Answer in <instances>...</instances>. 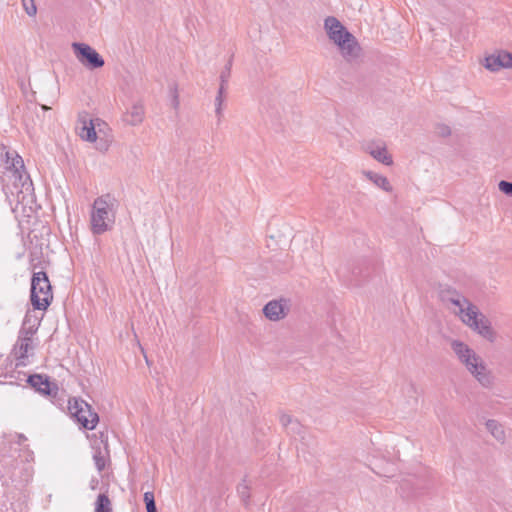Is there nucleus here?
<instances>
[{"mask_svg":"<svg viewBox=\"0 0 512 512\" xmlns=\"http://www.w3.org/2000/svg\"><path fill=\"white\" fill-rule=\"evenodd\" d=\"M293 421H295V419L289 414H282L280 416V423L286 429H288L289 426L292 425Z\"/></svg>","mask_w":512,"mask_h":512,"instance_id":"obj_30","label":"nucleus"},{"mask_svg":"<svg viewBox=\"0 0 512 512\" xmlns=\"http://www.w3.org/2000/svg\"><path fill=\"white\" fill-rule=\"evenodd\" d=\"M451 348L461 363L466 366L467 370L474 375L481 385L488 387L492 384V377L488 373L485 364L467 344L459 340H453Z\"/></svg>","mask_w":512,"mask_h":512,"instance_id":"obj_2","label":"nucleus"},{"mask_svg":"<svg viewBox=\"0 0 512 512\" xmlns=\"http://www.w3.org/2000/svg\"><path fill=\"white\" fill-rule=\"evenodd\" d=\"M30 301L35 310L45 311L53 301L52 286L46 272H34L31 278Z\"/></svg>","mask_w":512,"mask_h":512,"instance_id":"obj_4","label":"nucleus"},{"mask_svg":"<svg viewBox=\"0 0 512 512\" xmlns=\"http://www.w3.org/2000/svg\"><path fill=\"white\" fill-rule=\"evenodd\" d=\"M250 488L249 486L243 481L242 483L238 484L237 486V493L240 496L241 500L248 504V501L250 499Z\"/></svg>","mask_w":512,"mask_h":512,"instance_id":"obj_24","label":"nucleus"},{"mask_svg":"<svg viewBox=\"0 0 512 512\" xmlns=\"http://www.w3.org/2000/svg\"><path fill=\"white\" fill-rule=\"evenodd\" d=\"M324 29L330 41L340 39L341 35L348 33L347 28L334 16H328L324 20Z\"/></svg>","mask_w":512,"mask_h":512,"instance_id":"obj_15","label":"nucleus"},{"mask_svg":"<svg viewBox=\"0 0 512 512\" xmlns=\"http://www.w3.org/2000/svg\"><path fill=\"white\" fill-rule=\"evenodd\" d=\"M460 294L461 293L458 292L456 289L449 286L441 287L439 291V297L441 301L445 303L447 306H449V303L452 301V299L454 300Z\"/></svg>","mask_w":512,"mask_h":512,"instance_id":"obj_19","label":"nucleus"},{"mask_svg":"<svg viewBox=\"0 0 512 512\" xmlns=\"http://www.w3.org/2000/svg\"><path fill=\"white\" fill-rule=\"evenodd\" d=\"M223 102H224V96L217 94V96L215 97V113H216V116L218 117L219 122L222 117Z\"/></svg>","mask_w":512,"mask_h":512,"instance_id":"obj_26","label":"nucleus"},{"mask_svg":"<svg viewBox=\"0 0 512 512\" xmlns=\"http://www.w3.org/2000/svg\"><path fill=\"white\" fill-rule=\"evenodd\" d=\"M40 324V320L32 317L27 313L24 317L23 324L18 333V338L12 349V354L16 360V367H24L27 365V358L29 352L33 351V339L32 336L37 331V327Z\"/></svg>","mask_w":512,"mask_h":512,"instance_id":"obj_3","label":"nucleus"},{"mask_svg":"<svg viewBox=\"0 0 512 512\" xmlns=\"http://www.w3.org/2000/svg\"><path fill=\"white\" fill-rule=\"evenodd\" d=\"M9 150L5 145L0 144V159H4V157L9 158Z\"/></svg>","mask_w":512,"mask_h":512,"instance_id":"obj_33","label":"nucleus"},{"mask_svg":"<svg viewBox=\"0 0 512 512\" xmlns=\"http://www.w3.org/2000/svg\"><path fill=\"white\" fill-rule=\"evenodd\" d=\"M12 164H9V170H13L14 173L19 175V178H22L21 172L24 171V162L21 156L15 153L14 157H11Z\"/></svg>","mask_w":512,"mask_h":512,"instance_id":"obj_21","label":"nucleus"},{"mask_svg":"<svg viewBox=\"0 0 512 512\" xmlns=\"http://www.w3.org/2000/svg\"><path fill=\"white\" fill-rule=\"evenodd\" d=\"M289 312L287 300H271L263 308V313L270 321H279L284 319Z\"/></svg>","mask_w":512,"mask_h":512,"instance_id":"obj_11","label":"nucleus"},{"mask_svg":"<svg viewBox=\"0 0 512 512\" xmlns=\"http://www.w3.org/2000/svg\"><path fill=\"white\" fill-rule=\"evenodd\" d=\"M448 308L452 309L453 313L461 319L464 323V320L468 318L467 314L470 313V308H474L473 311H476L478 308L476 305L471 303L464 295L460 294L454 300L449 303Z\"/></svg>","mask_w":512,"mask_h":512,"instance_id":"obj_13","label":"nucleus"},{"mask_svg":"<svg viewBox=\"0 0 512 512\" xmlns=\"http://www.w3.org/2000/svg\"><path fill=\"white\" fill-rule=\"evenodd\" d=\"M106 455L100 449L96 450L93 455L95 466L99 472L103 471L106 467Z\"/></svg>","mask_w":512,"mask_h":512,"instance_id":"obj_22","label":"nucleus"},{"mask_svg":"<svg viewBox=\"0 0 512 512\" xmlns=\"http://www.w3.org/2000/svg\"><path fill=\"white\" fill-rule=\"evenodd\" d=\"M28 384L43 396L56 398L59 388L56 382L50 381V377L43 374H33L27 379Z\"/></svg>","mask_w":512,"mask_h":512,"instance_id":"obj_9","label":"nucleus"},{"mask_svg":"<svg viewBox=\"0 0 512 512\" xmlns=\"http://www.w3.org/2000/svg\"><path fill=\"white\" fill-rule=\"evenodd\" d=\"M76 130L79 137L84 141L94 142L97 139L94 119L91 118L87 111L78 113Z\"/></svg>","mask_w":512,"mask_h":512,"instance_id":"obj_10","label":"nucleus"},{"mask_svg":"<svg viewBox=\"0 0 512 512\" xmlns=\"http://www.w3.org/2000/svg\"><path fill=\"white\" fill-rule=\"evenodd\" d=\"M473 309L474 308H470L471 314H467L468 318L464 320V324L486 340L494 342L496 339V333L493 330L489 319L480 313L478 309L476 311H473Z\"/></svg>","mask_w":512,"mask_h":512,"instance_id":"obj_6","label":"nucleus"},{"mask_svg":"<svg viewBox=\"0 0 512 512\" xmlns=\"http://www.w3.org/2000/svg\"><path fill=\"white\" fill-rule=\"evenodd\" d=\"M22 2H23V7H24L26 13L29 16H34L37 12V8L35 6L34 0H29V4L26 0H22Z\"/></svg>","mask_w":512,"mask_h":512,"instance_id":"obj_28","label":"nucleus"},{"mask_svg":"<svg viewBox=\"0 0 512 512\" xmlns=\"http://www.w3.org/2000/svg\"><path fill=\"white\" fill-rule=\"evenodd\" d=\"M438 133L441 136H448V135H450L451 131H450V128L448 126H440L439 130H438Z\"/></svg>","mask_w":512,"mask_h":512,"instance_id":"obj_34","label":"nucleus"},{"mask_svg":"<svg viewBox=\"0 0 512 512\" xmlns=\"http://www.w3.org/2000/svg\"><path fill=\"white\" fill-rule=\"evenodd\" d=\"M365 150L378 162L387 166L393 164L392 156L388 153L383 142H370L366 145Z\"/></svg>","mask_w":512,"mask_h":512,"instance_id":"obj_14","label":"nucleus"},{"mask_svg":"<svg viewBox=\"0 0 512 512\" xmlns=\"http://www.w3.org/2000/svg\"><path fill=\"white\" fill-rule=\"evenodd\" d=\"M42 109H43V110H48V109H49V107H47L46 105H42Z\"/></svg>","mask_w":512,"mask_h":512,"instance_id":"obj_38","label":"nucleus"},{"mask_svg":"<svg viewBox=\"0 0 512 512\" xmlns=\"http://www.w3.org/2000/svg\"><path fill=\"white\" fill-rule=\"evenodd\" d=\"M173 102H174V107L176 108L179 104V101H178V95L177 93L175 92L174 94V99H173Z\"/></svg>","mask_w":512,"mask_h":512,"instance_id":"obj_37","label":"nucleus"},{"mask_svg":"<svg viewBox=\"0 0 512 512\" xmlns=\"http://www.w3.org/2000/svg\"><path fill=\"white\" fill-rule=\"evenodd\" d=\"M498 187L502 193L512 196V182L502 180L499 182Z\"/></svg>","mask_w":512,"mask_h":512,"instance_id":"obj_27","label":"nucleus"},{"mask_svg":"<svg viewBox=\"0 0 512 512\" xmlns=\"http://www.w3.org/2000/svg\"><path fill=\"white\" fill-rule=\"evenodd\" d=\"M302 429H303V426L300 424V422L297 419H295V421H293L292 425L289 426L287 431L290 434H298L299 435V434H301Z\"/></svg>","mask_w":512,"mask_h":512,"instance_id":"obj_29","label":"nucleus"},{"mask_svg":"<svg viewBox=\"0 0 512 512\" xmlns=\"http://www.w3.org/2000/svg\"><path fill=\"white\" fill-rule=\"evenodd\" d=\"M485 67L490 71L500 68H512V53L500 50L485 58Z\"/></svg>","mask_w":512,"mask_h":512,"instance_id":"obj_12","label":"nucleus"},{"mask_svg":"<svg viewBox=\"0 0 512 512\" xmlns=\"http://www.w3.org/2000/svg\"><path fill=\"white\" fill-rule=\"evenodd\" d=\"M27 438L23 434L18 435V443L21 444L22 442L26 441Z\"/></svg>","mask_w":512,"mask_h":512,"instance_id":"obj_36","label":"nucleus"},{"mask_svg":"<svg viewBox=\"0 0 512 512\" xmlns=\"http://www.w3.org/2000/svg\"><path fill=\"white\" fill-rule=\"evenodd\" d=\"M116 199L110 194L97 197L92 205L91 231L95 235H101L110 230L115 221Z\"/></svg>","mask_w":512,"mask_h":512,"instance_id":"obj_1","label":"nucleus"},{"mask_svg":"<svg viewBox=\"0 0 512 512\" xmlns=\"http://www.w3.org/2000/svg\"><path fill=\"white\" fill-rule=\"evenodd\" d=\"M227 84H228V83H222V82H220V86H219L218 93H217L218 95H223V96H224V93H225V90H226Z\"/></svg>","mask_w":512,"mask_h":512,"instance_id":"obj_35","label":"nucleus"},{"mask_svg":"<svg viewBox=\"0 0 512 512\" xmlns=\"http://www.w3.org/2000/svg\"><path fill=\"white\" fill-rule=\"evenodd\" d=\"M364 175L382 190L386 192H390L392 190V186L390 185L387 177L372 171H364Z\"/></svg>","mask_w":512,"mask_h":512,"instance_id":"obj_17","label":"nucleus"},{"mask_svg":"<svg viewBox=\"0 0 512 512\" xmlns=\"http://www.w3.org/2000/svg\"><path fill=\"white\" fill-rule=\"evenodd\" d=\"M231 67H232V58H230L228 60V62L226 63L224 69L221 71L220 82L228 83L230 75H231Z\"/></svg>","mask_w":512,"mask_h":512,"instance_id":"obj_25","label":"nucleus"},{"mask_svg":"<svg viewBox=\"0 0 512 512\" xmlns=\"http://www.w3.org/2000/svg\"><path fill=\"white\" fill-rule=\"evenodd\" d=\"M331 42L337 46L340 54L347 62H352L360 56L361 47L356 37L350 32Z\"/></svg>","mask_w":512,"mask_h":512,"instance_id":"obj_8","label":"nucleus"},{"mask_svg":"<svg viewBox=\"0 0 512 512\" xmlns=\"http://www.w3.org/2000/svg\"><path fill=\"white\" fill-rule=\"evenodd\" d=\"M144 503L146 505L147 512H158L156 508L154 493L147 491L144 493Z\"/></svg>","mask_w":512,"mask_h":512,"instance_id":"obj_23","label":"nucleus"},{"mask_svg":"<svg viewBox=\"0 0 512 512\" xmlns=\"http://www.w3.org/2000/svg\"><path fill=\"white\" fill-rule=\"evenodd\" d=\"M15 153H16V151H10L9 150V154H10L9 158L4 157V159H0L1 162H3L5 164L6 169H9V164H12L11 157H14Z\"/></svg>","mask_w":512,"mask_h":512,"instance_id":"obj_32","label":"nucleus"},{"mask_svg":"<svg viewBox=\"0 0 512 512\" xmlns=\"http://www.w3.org/2000/svg\"><path fill=\"white\" fill-rule=\"evenodd\" d=\"M486 428L496 440L501 442L505 440V432L502 426L496 420H488L486 422Z\"/></svg>","mask_w":512,"mask_h":512,"instance_id":"obj_18","label":"nucleus"},{"mask_svg":"<svg viewBox=\"0 0 512 512\" xmlns=\"http://www.w3.org/2000/svg\"><path fill=\"white\" fill-rule=\"evenodd\" d=\"M15 153H16V151H10L9 150V154H10L9 158L4 157V159H0L1 162H3L5 164L6 169H9V164H12L11 157H14Z\"/></svg>","mask_w":512,"mask_h":512,"instance_id":"obj_31","label":"nucleus"},{"mask_svg":"<svg viewBox=\"0 0 512 512\" xmlns=\"http://www.w3.org/2000/svg\"><path fill=\"white\" fill-rule=\"evenodd\" d=\"M145 110L141 102L134 103L123 116V121L131 126H137L144 120Z\"/></svg>","mask_w":512,"mask_h":512,"instance_id":"obj_16","label":"nucleus"},{"mask_svg":"<svg viewBox=\"0 0 512 512\" xmlns=\"http://www.w3.org/2000/svg\"><path fill=\"white\" fill-rule=\"evenodd\" d=\"M68 410L84 429L93 430L99 422L98 414L93 410L91 405L83 399H69Z\"/></svg>","mask_w":512,"mask_h":512,"instance_id":"obj_5","label":"nucleus"},{"mask_svg":"<svg viewBox=\"0 0 512 512\" xmlns=\"http://www.w3.org/2000/svg\"><path fill=\"white\" fill-rule=\"evenodd\" d=\"M95 512H112L111 502L106 494H99L95 503Z\"/></svg>","mask_w":512,"mask_h":512,"instance_id":"obj_20","label":"nucleus"},{"mask_svg":"<svg viewBox=\"0 0 512 512\" xmlns=\"http://www.w3.org/2000/svg\"><path fill=\"white\" fill-rule=\"evenodd\" d=\"M72 48L79 62L88 69L93 70L104 66L102 56L88 44L75 42Z\"/></svg>","mask_w":512,"mask_h":512,"instance_id":"obj_7","label":"nucleus"}]
</instances>
